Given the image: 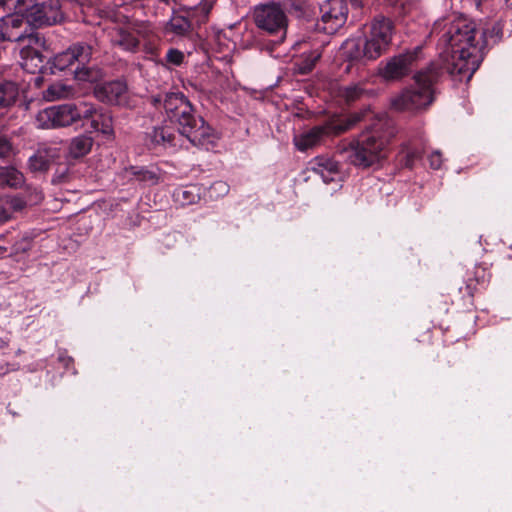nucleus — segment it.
Segmentation results:
<instances>
[{"label": "nucleus", "instance_id": "1", "mask_svg": "<svg viewBox=\"0 0 512 512\" xmlns=\"http://www.w3.org/2000/svg\"><path fill=\"white\" fill-rule=\"evenodd\" d=\"M486 32L466 17H456L443 25L438 39L440 61H436L456 80L469 81L484 58Z\"/></svg>", "mask_w": 512, "mask_h": 512}, {"label": "nucleus", "instance_id": "2", "mask_svg": "<svg viewBox=\"0 0 512 512\" xmlns=\"http://www.w3.org/2000/svg\"><path fill=\"white\" fill-rule=\"evenodd\" d=\"M149 102L156 108L163 107L168 120L175 124L181 135L198 148L208 150L218 136L215 130L199 115L188 98L181 92L151 95Z\"/></svg>", "mask_w": 512, "mask_h": 512}, {"label": "nucleus", "instance_id": "3", "mask_svg": "<svg viewBox=\"0 0 512 512\" xmlns=\"http://www.w3.org/2000/svg\"><path fill=\"white\" fill-rule=\"evenodd\" d=\"M444 72L437 62H430L413 75L414 85L404 88L392 98L391 106L400 112H420L434 101V86Z\"/></svg>", "mask_w": 512, "mask_h": 512}, {"label": "nucleus", "instance_id": "4", "mask_svg": "<svg viewBox=\"0 0 512 512\" xmlns=\"http://www.w3.org/2000/svg\"><path fill=\"white\" fill-rule=\"evenodd\" d=\"M393 136L392 130L383 131L381 128H375L350 141L341 149V154H344L351 164L362 169L379 166L387 157L388 145Z\"/></svg>", "mask_w": 512, "mask_h": 512}, {"label": "nucleus", "instance_id": "5", "mask_svg": "<svg viewBox=\"0 0 512 512\" xmlns=\"http://www.w3.org/2000/svg\"><path fill=\"white\" fill-rule=\"evenodd\" d=\"M92 59V47L85 42L71 44L66 50L57 53L47 60L46 64L51 74L62 72L67 69H74L72 73L78 81L93 82L97 79L98 73L89 67Z\"/></svg>", "mask_w": 512, "mask_h": 512}, {"label": "nucleus", "instance_id": "6", "mask_svg": "<svg viewBox=\"0 0 512 512\" xmlns=\"http://www.w3.org/2000/svg\"><path fill=\"white\" fill-rule=\"evenodd\" d=\"M93 113L94 106L86 102L67 103L41 110L37 114V122L43 129L67 127L77 121L89 118Z\"/></svg>", "mask_w": 512, "mask_h": 512}, {"label": "nucleus", "instance_id": "7", "mask_svg": "<svg viewBox=\"0 0 512 512\" xmlns=\"http://www.w3.org/2000/svg\"><path fill=\"white\" fill-rule=\"evenodd\" d=\"M362 115L352 114L346 118H336L328 121L322 126L313 127L306 133L295 136L294 145L299 151H306L316 146L325 135H340L360 122Z\"/></svg>", "mask_w": 512, "mask_h": 512}, {"label": "nucleus", "instance_id": "8", "mask_svg": "<svg viewBox=\"0 0 512 512\" xmlns=\"http://www.w3.org/2000/svg\"><path fill=\"white\" fill-rule=\"evenodd\" d=\"M421 59L422 46H416L382 62L379 66V75L388 82L401 81L411 74Z\"/></svg>", "mask_w": 512, "mask_h": 512}, {"label": "nucleus", "instance_id": "9", "mask_svg": "<svg viewBox=\"0 0 512 512\" xmlns=\"http://www.w3.org/2000/svg\"><path fill=\"white\" fill-rule=\"evenodd\" d=\"M23 7L27 21L35 28L51 26L62 19L60 0H26Z\"/></svg>", "mask_w": 512, "mask_h": 512}, {"label": "nucleus", "instance_id": "10", "mask_svg": "<svg viewBox=\"0 0 512 512\" xmlns=\"http://www.w3.org/2000/svg\"><path fill=\"white\" fill-rule=\"evenodd\" d=\"M253 18L259 29L270 35H280L281 39L284 38L288 19L280 5L275 3L260 5L255 8Z\"/></svg>", "mask_w": 512, "mask_h": 512}, {"label": "nucleus", "instance_id": "11", "mask_svg": "<svg viewBox=\"0 0 512 512\" xmlns=\"http://www.w3.org/2000/svg\"><path fill=\"white\" fill-rule=\"evenodd\" d=\"M18 11L0 18V41L23 42L29 24L24 12L26 0H17Z\"/></svg>", "mask_w": 512, "mask_h": 512}, {"label": "nucleus", "instance_id": "12", "mask_svg": "<svg viewBox=\"0 0 512 512\" xmlns=\"http://www.w3.org/2000/svg\"><path fill=\"white\" fill-rule=\"evenodd\" d=\"M320 12L321 20L315 24L316 29L334 34L346 23L348 6L345 0H327L321 5Z\"/></svg>", "mask_w": 512, "mask_h": 512}, {"label": "nucleus", "instance_id": "13", "mask_svg": "<svg viewBox=\"0 0 512 512\" xmlns=\"http://www.w3.org/2000/svg\"><path fill=\"white\" fill-rule=\"evenodd\" d=\"M94 96L101 102L123 105L127 99V85L121 80L104 82L95 86Z\"/></svg>", "mask_w": 512, "mask_h": 512}, {"label": "nucleus", "instance_id": "14", "mask_svg": "<svg viewBox=\"0 0 512 512\" xmlns=\"http://www.w3.org/2000/svg\"><path fill=\"white\" fill-rule=\"evenodd\" d=\"M60 155L61 149L57 145H44L29 157L28 168L33 173H44Z\"/></svg>", "mask_w": 512, "mask_h": 512}, {"label": "nucleus", "instance_id": "15", "mask_svg": "<svg viewBox=\"0 0 512 512\" xmlns=\"http://www.w3.org/2000/svg\"><path fill=\"white\" fill-rule=\"evenodd\" d=\"M27 204V198L23 194L0 196V224L13 219L16 214L22 213Z\"/></svg>", "mask_w": 512, "mask_h": 512}, {"label": "nucleus", "instance_id": "16", "mask_svg": "<svg viewBox=\"0 0 512 512\" xmlns=\"http://www.w3.org/2000/svg\"><path fill=\"white\" fill-rule=\"evenodd\" d=\"M43 49H32L31 47H22L20 50L22 68L32 74L37 72L44 73L46 69V57L42 54Z\"/></svg>", "mask_w": 512, "mask_h": 512}, {"label": "nucleus", "instance_id": "17", "mask_svg": "<svg viewBox=\"0 0 512 512\" xmlns=\"http://www.w3.org/2000/svg\"><path fill=\"white\" fill-rule=\"evenodd\" d=\"M124 172L130 179H135L147 186H154L163 181V173L159 168L129 166L125 168Z\"/></svg>", "mask_w": 512, "mask_h": 512}, {"label": "nucleus", "instance_id": "18", "mask_svg": "<svg viewBox=\"0 0 512 512\" xmlns=\"http://www.w3.org/2000/svg\"><path fill=\"white\" fill-rule=\"evenodd\" d=\"M338 95L347 103L351 104L366 97L376 95L374 89L368 88L367 81H360L343 86L339 89Z\"/></svg>", "mask_w": 512, "mask_h": 512}, {"label": "nucleus", "instance_id": "19", "mask_svg": "<svg viewBox=\"0 0 512 512\" xmlns=\"http://www.w3.org/2000/svg\"><path fill=\"white\" fill-rule=\"evenodd\" d=\"M146 140L150 149H156L157 147H172L175 145V134L168 127H154L147 133Z\"/></svg>", "mask_w": 512, "mask_h": 512}, {"label": "nucleus", "instance_id": "20", "mask_svg": "<svg viewBox=\"0 0 512 512\" xmlns=\"http://www.w3.org/2000/svg\"><path fill=\"white\" fill-rule=\"evenodd\" d=\"M111 42L114 46L129 52H136L140 44L136 34L124 28H118L113 32Z\"/></svg>", "mask_w": 512, "mask_h": 512}, {"label": "nucleus", "instance_id": "21", "mask_svg": "<svg viewBox=\"0 0 512 512\" xmlns=\"http://www.w3.org/2000/svg\"><path fill=\"white\" fill-rule=\"evenodd\" d=\"M369 32L381 41L391 45L394 33L393 22L384 16H377L372 20Z\"/></svg>", "mask_w": 512, "mask_h": 512}, {"label": "nucleus", "instance_id": "22", "mask_svg": "<svg viewBox=\"0 0 512 512\" xmlns=\"http://www.w3.org/2000/svg\"><path fill=\"white\" fill-rule=\"evenodd\" d=\"M93 146V139L87 135H79L70 140L68 157L78 159L86 156Z\"/></svg>", "mask_w": 512, "mask_h": 512}, {"label": "nucleus", "instance_id": "23", "mask_svg": "<svg viewBox=\"0 0 512 512\" xmlns=\"http://www.w3.org/2000/svg\"><path fill=\"white\" fill-rule=\"evenodd\" d=\"M19 95L18 84L11 80L0 82V110L13 106Z\"/></svg>", "mask_w": 512, "mask_h": 512}, {"label": "nucleus", "instance_id": "24", "mask_svg": "<svg viewBox=\"0 0 512 512\" xmlns=\"http://www.w3.org/2000/svg\"><path fill=\"white\" fill-rule=\"evenodd\" d=\"M313 170L319 174L323 181L329 183L334 181V175L339 172V165L336 161L328 158H316Z\"/></svg>", "mask_w": 512, "mask_h": 512}, {"label": "nucleus", "instance_id": "25", "mask_svg": "<svg viewBox=\"0 0 512 512\" xmlns=\"http://www.w3.org/2000/svg\"><path fill=\"white\" fill-rule=\"evenodd\" d=\"M88 119H91V128L94 131L101 132L104 135L113 134V120L109 112L97 111L94 108V113Z\"/></svg>", "mask_w": 512, "mask_h": 512}, {"label": "nucleus", "instance_id": "26", "mask_svg": "<svg viewBox=\"0 0 512 512\" xmlns=\"http://www.w3.org/2000/svg\"><path fill=\"white\" fill-rule=\"evenodd\" d=\"M343 53L351 61L368 60L366 46L361 39H348L343 45Z\"/></svg>", "mask_w": 512, "mask_h": 512}, {"label": "nucleus", "instance_id": "27", "mask_svg": "<svg viewBox=\"0 0 512 512\" xmlns=\"http://www.w3.org/2000/svg\"><path fill=\"white\" fill-rule=\"evenodd\" d=\"M74 166V163L70 160L58 163L51 179L52 184L62 185L69 183L76 178L77 175Z\"/></svg>", "mask_w": 512, "mask_h": 512}, {"label": "nucleus", "instance_id": "28", "mask_svg": "<svg viewBox=\"0 0 512 512\" xmlns=\"http://www.w3.org/2000/svg\"><path fill=\"white\" fill-rule=\"evenodd\" d=\"M322 48L323 44H321L319 47L313 49L310 52H305L300 56V59L297 62V70L300 74L306 75L310 73L316 63L319 61V59L322 56Z\"/></svg>", "mask_w": 512, "mask_h": 512}, {"label": "nucleus", "instance_id": "29", "mask_svg": "<svg viewBox=\"0 0 512 512\" xmlns=\"http://www.w3.org/2000/svg\"><path fill=\"white\" fill-rule=\"evenodd\" d=\"M72 94L73 88L60 81L52 83L43 91V97L47 101L69 98Z\"/></svg>", "mask_w": 512, "mask_h": 512}, {"label": "nucleus", "instance_id": "30", "mask_svg": "<svg viewBox=\"0 0 512 512\" xmlns=\"http://www.w3.org/2000/svg\"><path fill=\"white\" fill-rule=\"evenodd\" d=\"M364 44L366 46L368 60H376L382 54L386 53L390 46L385 41H381L379 38H376V36H374L370 32L366 36Z\"/></svg>", "mask_w": 512, "mask_h": 512}, {"label": "nucleus", "instance_id": "31", "mask_svg": "<svg viewBox=\"0 0 512 512\" xmlns=\"http://www.w3.org/2000/svg\"><path fill=\"white\" fill-rule=\"evenodd\" d=\"M25 181L24 175L12 166L0 167V182L11 188L20 187Z\"/></svg>", "mask_w": 512, "mask_h": 512}, {"label": "nucleus", "instance_id": "32", "mask_svg": "<svg viewBox=\"0 0 512 512\" xmlns=\"http://www.w3.org/2000/svg\"><path fill=\"white\" fill-rule=\"evenodd\" d=\"M191 21L182 15H173L166 26V31L177 36H186L191 32Z\"/></svg>", "mask_w": 512, "mask_h": 512}, {"label": "nucleus", "instance_id": "33", "mask_svg": "<svg viewBox=\"0 0 512 512\" xmlns=\"http://www.w3.org/2000/svg\"><path fill=\"white\" fill-rule=\"evenodd\" d=\"M173 197L181 205L196 203L200 199L199 188L196 185L177 188L173 192Z\"/></svg>", "mask_w": 512, "mask_h": 512}, {"label": "nucleus", "instance_id": "34", "mask_svg": "<svg viewBox=\"0 0 512 512\" xmlns=\"http://www.w3.org/2000/svg\"><path fill=\"white\" fill-rule=\"evenodd\" d=\"M34 236L28 232L19 235L17 238L12 239V244L9 249V256H16L19 254L27 253L33 246Z\"/></svg>", "mask_w": 512, "mask_h": 512}, {"label": "nucleus", "instance_id": "35", "mask_svg": "<svg viewBox=\"0 0 512 512\" xmlns=\"http://www.w3.org/2000/svg\"><path fill=\"white\" fill-rule=\"evenodd\" d=\"M285 6L289 13L297 18H308L313 12L309 0H285Z\"/></svg>", "mask_w": 512, "mask_h": 512}, {"label": "nucleus", "instance_id": "36", "mask_svg": "<svg viewBox=\"0 0 512 512\" xmlns=\"http://www.w3.org/2000/svg\"><path fill=\"white\" fill-rule=\"evenodd\" d=\"M27 42L23 47H31L32 49H47V42L43 35L38 32H34L32 28L26 30V36L23 42Z\"/></svg>", "mask_w": 512, "mask_h": 512}, {"label": "nucleus", "instance_id": "37", "mask_svg": "<svg viewBox=\"0 0 512 512\" xmlns=\"http://www.w3.org/2000/svg\"><path fill=\"white\" fill-rule=\"evenodd\" d=\"M401 164L409 169H412L415 162L421 158V152L415 148L404 147L401 151Z\"/></svg>", "mask_w": 512, "mask_h": 512}, {"label": "nucleus", "instance_id": "38", "mask_svg": "<svg viewBox=\"0 0 512 512\" xmlns=\"http://www.w3.org/2000/svg\"><path fill=\"white\" fill-rule=\"evenodd\" d=\"M230 190L229 185L224 181H215L210 187H209V197L211 199H219L221 197H224L228 194Z\"/></svg>", "mask_w": 512, "mask_h": 512}, {"label": "nucleus", "instance_id": "39", "mask_svg": "<svg viewBox=\"0 0 512 512\" xmlns=\"http://www.w3.org/2000/svg\"><path fill=\"white\" fill-rule=\"evenodd\" d=\"M12 150L13 147L9 138L0 130V159L9 158Z\"/></svg>", "mask_w": 512, "mask_h": 512}, {"label": "nucleus", "instance_id": "40", "mask_svg": "<svg viewBox=\"0 0 512 512\" xmlns=\"http://www.w3.org/2000/svg\"><path fill=\"white\" fill-rule=\"evenodd\" d=\"M166 60L171 64L180 65L184 60V54L177 49H169L166 54Z\"/></svg>", "mask_w": 512, "mask_h": 512}, {"label": "nucleus", "instance_id": "41", "mask_svg": "<svg viewBox=\"0 0 512 512\" xmlns=\"http://www.w3.org/2000/svg\"><path fill=\"white\" fill-rule=\"evenodd\" d=\"M429 164L433 169H439L442 165V154L439 151L431 153L429 156Z\"/></svg>", "mask_w": 512, "mask_h": 512}, {"label": "nucleus", "instance_id": "42", "mask_svg": "<svg viewBox=\"0 0 512 512\" xmlns=\"http://www.w3.org/2000/svg\"><path fill=\"white\" fill-rule=\"evenodd\" d=\"M11 236H12L11 232H6L4 234H1L0 235V243L7 245V243L11 242L13 239Z\"/></svg>", "mask_w": 512, "mask_h": 512}, {"label": "nucleus", "instance_id": "43", "mask_svg": "<svg viewBox=\"0 0 512 512\" xmlns=\"http://www.w3.org/2000/svg\"><path fill=\"white\" fill-rule=\"evenodd\" d=\"M8 251V246L0 243V257L5 256L8 253Z\"/></svg>", "mask_w": 512, "mask_h": 512}, {"label": "nucleus", "instance_id": "44", "mask_svg": "<svg viewBox=\"0 0 512 512\" xmlns=\"http://www.w3.org/2000/svg\"><path fill=\"white\" fill-rule=\"evenodd\" d=\"M212 8V5L211 4H204L202 7H201V10L202 12L204 13L205 16H207L210 12Z\"/></svg>", "mask_w": 512, "mask_h": 512}, {"label": "nucleus", "instance_id": "45", "mask_svg": "<svg viewBox=\"0 0 512 512\" xmlns=\"http://www.w3.org/2000/svg\"><path fill=\"white\" fill-rule=\"evenodd\" d=\"M501 33V27L499 24H496L492 28V34H495L497 37H499V34Z\"/></svg>", "mask_w": 512, "mask_h": 512}, {"label": "nucleus", "instance_id": "46", "mask_svg": "<svg viewBox=\"0 0 512 512\" xmlns=\"http://www.w3.org/2000/svg\"><path fill=\"white\" fill-rule=\"evenodd\" d=\"M350 2L352 6L357 8L361 7L363 4V0H350Z\"/></svg>", "mask_w": 512, "mask_h": 512}, {"label": "nucleus", "instance_id": "47", "mask_svg": "<svg viewBox=\"0 0 512 512\" xmlns=\"http://www.w3.org/2000/svg\"><path fill=\"white\" fill-rule=\"evenodd\" d=\"M505 5H506L507 8L512 10V0H505Z\"/></svg>", "mask_w": 512, "mask_h": 512}, {"label": "nucleus", "instance_id": "48", "mask_svg": "<svg viewBox=\"0 0 512 512\" xmlns=\"http://www.w3.org/2000/svg\"><path fill=\"white\" fill-rule=\"evenodd\" d=\"M9 0H0V7L5 6Z\"/></svg>", "mask_w": 512, "mask_h": 512}, {"label": "nucleus", "instance_id": "49", "mask_svg": "<svg viewBox=\"0 0 512 512\" xmlns=\"http://www.w3.org/2000/svg\"><path fill=\"white\" fill-rule=\"evenodd\" d=\"M439 26H441V23H437V24L434 26V28H433V32H435V31L438 29V27H439Z\"/></svg>", "mask_w": 512, "mask_h": 512}, {"label": "nucleus", "instance_id": "50", "mask_svg": "<svg viewBox=\"0 0 512 512\" xmlns=\"http://www.w3.org/2000/svg\"><path fill=\"white\" fill-rule=\"evenodd\" d=\"M476 6H477V7H479V6H480V2H479V1H477V2H476Z\"/></svg>", "mask_w": 512, "mask_h": 512}]
</instances>
